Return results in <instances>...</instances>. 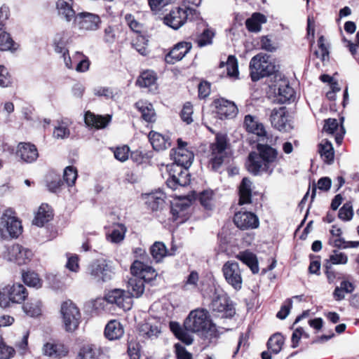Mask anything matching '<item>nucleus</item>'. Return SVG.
I'll use <instances>...</instances> for the list:
<instances>
[{
	"mask_svg": "<svg viewBox=\"0 0 359 359\" xmlns=\"http://www.w3.org/2000/svg\"><path fill=\"white\" fill-rule=\"evenodd\" d=\"M189 208V205L187 203H176L171 207L170 212L172 215L173 220L182 219L180 222L186 219L187 210Z\"/></svg>",
	"mask_w": 359,
	"mask_h": 359,
	"instance_id": "40",
	"label": "nucleus"
},
{
	"mask_svg": "<svg viewBox=\"0 0 359 359\" xmlns=\"http://www.w3.org/2000/svg\"><path fill=\"white\" fill-rule=\"evenodd\" d=\"M110 304L107 297L105 298H97L95 300H90L86 302L84 306L87 312H96L100 313L104 311V307Z\"/></svg>",
	"mask_w": 359,
	"mask_h": 359,
	"instance_id": "39",
	"label": "nucleus"
},
{
	"mask_svg": "<svg viewBox=\"0 0 359 359\" xmlns=\"http://www.w3.org/2000/svg\"><path fill=\"white\" fill-rule=\"evenodd\" d=\"M274 91L276 94V102L284 104L292 98V87L290 81L282 73H276L273 76Z\"/></svg>",
	"mask_w": 359,
	"mask_h": 359,
	"instance_id": "11",
	"label": "nucleus"
},
{
	"mask_svg": "<svg viewBox=\"0 0 359 359\" xmlns=\"http://www.w3.org/2000/svg\"><path fill=\"white\" fill-rule=\"evenodd\" d=\"M124 333L122 325L116 320H110L104 329V336L109 340H116L120 339Z\"/></svg>",
	"mask_w": 359,
	"mask_h": 359,
	"instance_id": "29",
	"label": "nucleus"
},
{
	"mask_svg": "<svg viewBox=\"0 0 359 359\" xmlns=\"http://www.w3.org/2000/svg\"><path fill=\"white\" fill-rule=\"evenodd\" d=\"M236 258L247 265L253 273L259 272L258 260L254 253L249 251L241 252L236 255Z\"/></svg>",
	"mask_w": 359,
	"mask_h": 359,
	"instance_id": "31",
	"label": "nucleus"
},
{
	"mask_svg": "<svg viewBox=\"0 0 359 359\" xmlns=\"http://www.w3.org/2000/svg\"><path fill=\"white\" fill-rule=\"evenodd\" d=\"M168 178L167 186L172 190H176L179 187H185L190 183V175L187 168L177 164L167 165Z\"/></svg>",
	"mask_w": 359,
	"mask_h": 359,
	"instance_id": "5",
	"label": "nucleus"
},
{
	"mask_svg": "<svg viewBox=\"0 0 359 359\" xmlns=\"http://www.w3.org/2000/svg\"><path fill=\"white\" fill-rule=\"evenodd\" d=\"M60 314H80L77 305L71 299H67L61 303Z\"/></svg>",
	"mask_w": 359,
	"mask_h": 359,
	"instance_id": "50",
	"label": "nucleus"
},
{
	"mask_svg": "<svg viewBox=\"0 0 359 359\" xmlns=\"http://www.w3.org/2000/svg\"><path fill=\"white\" fill-rule=\"evenodd\" d=\"M74 0H57L56 1V8L58 15L65 20L70 22L76 16V12L73 8Z\"/></svg>",
	"mask_w": 359,
	"mask_h": 359,
	"instance_id": "22",
	"label": "nucleus"
},
{
	"mask_svg": "<svg viewBox=\"0 0 359 359\" xmlns=\"http://www.w3.org/2000/svg\"><path fill=\"white\" fill-rule=\"evenodd\" d=\"M165 194L161 191H156L145 194V203L153 211L161 209L165 203Z\"/></svg>",
	"mask_w": 359,
	"mask_h": 359,
	"instance_id": "28",
	"label": "nucleus"
},
{
	"mask_svg": "<svg viewBox=\"0 0 359 359\" xmlns=\"http://www.w3.org/2000/svg\"><path fill=\"white\" fill-rule=\"evenodd\" d=\"M70 135V130L68 126L65 123H59L57 126L55 127L53 130V137L57 140H63L69 137Z\"/></svg>",
	"mask_w": 359,
	"mask_h": 359,
	"instance_id": "53",
	"label": "nucleus"
},
{
	"mask_svg": "<svg viewBox=\"0 0 359 359\" xmlns=\"http://www.w3.org/2000/svg\"><path fill=\"white\" fill-rule=\"evenodd\" d=\"M73 23L80 29L95 31L100 27L101 20L94 13L81 12L76 14Z\"/></svg>",
	"mask_w": 359,
	"mask_h": 359,
	"instance_id": "12",
	"label": "nucleus"
},
{
	"mask_svg": "<svg viewBox=\"0 0 359 359\" xmlns=\"http://www.w3.org/2000/svg\"><path fill=\"white\" fill-rule=\"evenodd\" d=\"M62 321L66 331L73 332L80 323L81 316H62Z\"/></svg>",
	"mask_w": 359,
	"mask_h": 359,
	"instance_id": "49",
	"label": "nucleus"
},
{
	"mask_svg": "<svg viewBox=\"0 0 359 359\" xmlns=\"http://www.w3.org/2000/svg\"><path fill=\"white\" fill-rule=\"evenodd\" d=\"M126 232V226L121 224H118L114 226L111 233L109 235V239L112 243H118L124 239Z\"/></svg>",
	"mask_w": 359,
	"mask_h": 359,
	"instance_id": "47",
	"label": "nucleus"
},
{
	"mask_svg": "<svg viewBox=\"0 0 359 359\" xmlns=\"http://www.w3.org/2000/svg\"><path fill=\"white\" fill-rule=\"evenodd\" d=\"M22 309L26 313L41 314L42 303L38 299L31 298L24 304Z\"/></svg>",
	"mask_w": 359,
	"mask_h": 359,
	"instance_id": "45",
	"label": "nucleus"
},
{
	"mask_svg": "<svg viewBox=\"0 0 359 359\" xmlns=\"http://www.w3.org/2000/svg\"><path fill=\"white\" fill-rule=\"evenodd\" d=\"M355 290L354 285L348 281L343 280L340 285L335 287L333 292V297L335 300L341 301L344 299L347 294L351 293Z\"/></svg>",
	"mask_w": 359,
	"mask_h": 359,
	"instance_id": "35",
	"label": "nucleus"
},
{
	"mask_svg": "<svg viewBox=\"0 0 359 359\" xmlns=\"http://www.w3.org/2000/svg\"><path fill=\"white\" fill-rule=\"evenodd\" d=\"M234 224L242 230L256 229L259 226V219L250 212H238L233 217Z\"/></svg>",
	"mask_w": 359,
	"mask_h": 359,
	"instance_id": "17",
	"label": "nucleus"
},
{
	"mask_svg": "<svg viewBox=\"0 0 359 359\" xmlns=\"http://www.w3.org/2000/svg\"><path fill=\"white\" fill-rule=\"evenodd\" d=\"M348 258L346 253L339 250H333L329 258L325 260L324 263L333 265H344L348 262Z\"/></svg>",
	"mask_w": 359,
	"mask_h": 359,
	"instance_id": "43",
	"label": "nucleus"
},
{
	"mask_svg": "<svg viewBox=\"0 0 359 359\" xmlns=\"http://www.w3.org/2000/svg\"><path fill=\"white\" fill-rule=\"evenodd\" d=\"M175 351L177 359H193L191 353L179 343L175 344Z\"/></svg>",
	"mask_w": 359,
	"mask_h": 359,
	"instance_id": "64",
	"label": "nucleus"
},
{
	"mask_svg": "<svg viewBox=\"0 0 359 359\" xmlns=\"http://www.w3.org/2000/svg\"><path fill=\"white\" fill-rule=\"evenodd\" d=\"M226 66L227 69V74L229 76H236L238 74V62L237 59L233 55H229L228 57L227 61L226 62H221L219 64V67L221 68Z\"/></svg>",
	"mask_w": 359,
	"mask_h": 359,
	"instance_id": "48",
	"label": "nucleus"
},
{
	"mask_svg": "<svg viewBox=\"0 0 359 359\" xmlns=\"http://www.w3.org/2000/svg\"><path fill=\"white\" fill-rule=\"evenodd\" d=\"M339 217L344 221H349L352 219L353 215V207L351 203H346L339 209Z\"/></svg>",
	"mask_w": 359,
	"mask_h": 359,
	"instance_id": "55",
	"label": "nucleus"
},
{
	"mask_svg": "<svg viewBox=\"0 0 359 359\" xmlns=\"http://www.w3.org/2000/svg\"><path fill=\"white\" fill-rule=\"evenodd\" d=\"M283 344V336L280 333H276L269 338L267 342L268 349L270 352L277 354L280 351Z\"/></svg>",
	"mask_w": 359,
	"mask_h": 359,
	"instance_id": "42",
	"label": "nucleus"
},
{
	"mask_svg": "<svg viewBox=\"0 0 359 359\" xmlns=\"http://www.w3.org/2000/svg\"><path fill=\"white\" fill-rule=\"evenodd\" d=\"M15 354L14 348L7 345L1 337L0 339V359H11L14 357Z\"/></svg>",
	"mask_w": 359,
	"mask_h": 359,
	"instance_id": "52",
	"label": "nucleus"
},
{
	"mask_svg": "<svg viewBox=\"0 0 359 359\" xmlns=\"http://www.w3.org/2000/svg\"><path fill=\"white\" fill-rule=\"evenodd\" d=\"M15 43L10 34L4 29L0 33V50L1 51H13L16 50L14 48Z\"/></svg>",
	"mask_w": 359,
	"mask_h": 359,
	"instance_id": "46",
	"label": "nucleus"
},
{
	"mask_svg": "<svg viewBox=\"0 0 359 359\" xmlns=\"http://www.w3.org/2000/svg\"><path fill=\"white\" fill-rule=\"evenodd\" d=\"M135 107L140 111L142 117L145 121H155L156 113L151 103L140 100L135 103Z\"/></svg>",
	"mask_w": 359,
	"mask_h": 359,
	"instance_id": "32",
	"label": "nucleus"
},
{
	"mask_svg": "<svg viewBox=\"0 0 359 359\" xmlns=\"http://www.w3.org/2000/svg\"><path fill=\"white\" fill-rule=\"evenodd\" d=\"M258 155L262 156V159L271 167L274 169L276 165V161L277 158V151L267 144H257Z\"/></svg>",
	"mask_w": 359,
	"mask_h": 359,
	"instance_id": "25",
	"label": "nucleus"
},
{
	"mask_svg": "<svg viewBox=\"0 0 359 359\" xmlns=\"http://www.w3.org/2000/svg\"><path fill=\"white\" fill-rule=\"evenodd\" d=\"M130 149L128 146L123 145L122 147H118L114 151V157L121 161H126L129 156Z\"/></svg>",
	"mask_w": 359,
	"mask_h": 359,
	"instance_id": "59",
	"label": "nucleus"
},
{
	"mask_svg": "<svg viewBox=\"0 0 359 359\" xmlns=\"http://www.w3.org/2000/svg\"><path fill=\"white\" fill-rule=\"evenodd\" d=\"M217 114L219 118H232L238 114V108L234 102L225 99H219L215 101Z\"/></svg>",
	"mask_w": 359,
	"mask_h": 359,
	"instance_id": "18",
	"label": "nucleus"
},
{
	"mask_svg": "<svg viewBox=\"0 0 359 359\" xmlns=\"http://www.w3.org/2000/svg\"><path fill=\"white\" fill-rule=\"evenodd\" d=\"M193 114V107L189 102H187L181 111V118L183 121L186 122L187 124L191 123L193 121L192 119Z\"/></svg>",
	"mask_w": 359,
	"mask_h": 359,
	"instance_id": "60",
	"label": "nucleus"
},
{
	"mask_svg": "<svg viewBox=\"0 0 359 359\" xmlns=\"http://www.w3.org/2000/svg\"><path fill=\"white\" fill-rule=\"evenodd\" d=\"M148 137L154 149L156 151L165 150L170 147V138L159 133L151 131Z\"/></svg>",
	"mask_w": 359,
	"mask_h": 359,
	"instance_id": "26",
	"label": "nucleus"
},
{
	"mask_svg": "<svg viewBox=\"0 0 359 359\" xmlns=\"http://www.w3.org/2000/svg\"><path fill=\"white\" fill-rule=\"evenodd\" d=\"M132 277L128 281V293L133 297H139L144 291V283H150L158 276L151 266L140 261H135L130 266Z\"/></svg>",
	"mask_w": 359,
	"mask_h": 359,
	"instance_id": "1",
	"label": "nucleus"
},
{
	"mask_svg": "<svg viewBox=\"0 0 359 359\" xmlns=\"http://www.w3.org/2000/svg\"><path fill=\"white\" fill-rule=\"evenodd\" d=\"M53 217L51 208L46 203L41 204L34 216L32 224L41 227L46 223L50 222Z\"/></svg>",
	"mask_w": 359,
	"mask_h": 359,
	"instance_id": "23",
	"label": "nucleus"
},
{
	"mask_svg": "<svg viewBox=\"0 0 359 359\" xmlns=\"http://www.w3.org/2000/svg\"><path fill=\"white\" fill-rule=\"evenodd\" d=\"M177 148L174 151V163L172 164L189 168L192 164L194 154L186 148L187 143L180 138L177 139Z\"/></svg>",
	"mask_w": 359,
	"mask_h": 359,
	"instance_id": "16",
	"label": "nucleus"
},
{
	"mask_svg": "<svg viewBox=\"0 0 359 359\" xmlns=\"http://www.w3.org/2000/svg\"><path fill=\"white\" fill-rule=\"evenodd\" d=\"M210 307L212 311L217 313L231 312L233 309V304L225 294L222 292H218L215 290Z\"/></svg>",
	"mask_w": 359,
	"mask_h": 359,
	"instance_id": "20",
	"label": "nucleus"
},
{
	"mask_svg": "<svg viewBox=\"0 0 359 359\" xmlns=\"http://www.w3.org/2000/svg\"><path fill=\"white\" fill-rule=\"evenodd\" d=\"M55 51L62 55L67 53L68 50L65 48V42L62 34H57L55 36L53 40Z\"/></svg>",
	"mask_w": 359,
	"mask_h": 359,
	"instance_id": "56",
	"label": "nucleus"
},
{
	"mask_svg": "<svg viewBox=\"0 0 359 359\" xmlns=\"http://www.w3.org/2000/svg\"><path fill=\"white\" fill-rule=\"evenodd\" d=\"M11 83V76L7 69L3 65H0V86L8 87Z\"/></svg>",
	"mask_w": 359,
	"mask_h": 359,
	"instance_id": "63",
	"label": "nucleus"
},
{
	"mask_svg": "<svg viewBox=\"0 0 359 359\" xmlns=\"http://www.w3.org/2000/svg\"><path fill=\"white\" fill-rule=\"evenodd\" d=\"M22 278L24 283L29 287L38 289L42 286V280L39 275L33 271H22Z\"/></svg>",
	"mask_w": 359,
	"mask_h": 359,
	"instance_id": "38",
	"label": "nucleus"
},
{
	"mask_svg": "<svg viewBox=\"0 0 359 359\" xmlns=\"http://www.w3.org/2000/svg\"><path fill=\"white\" fill-rule=\"evenodd\" d=\"M128 294L123 290L114 289L108 292L107 299L110 304H116L123 312H126L133 306V296Z\"/></svg>",
	"mask_w": 359,
	"mask_h": 359,
	"instance_id": "13",
	"label": "nucleus"
},
{
	"mask_svg": "<svg viewBox=\"0 0 359 359\" xmlns=\"http://www.w3.org/2000/svg\"><path fill=\"white\" fill-rule=\"evenodd\" d=\"M266 22V17L259 13H255L245 21V26L248 31L258 32L261 30V25Z\"/></svg>",
	"mask_w": 359,
	"mask_h": 359,
	"instance_id": "34",
	"label": "nucleus"
},
{
	"mask_svg": "<svg viewBox=\"0 0 359 359\" xmlns=\"http://www.w3.org/2000/svg\"><path fill=\"white\" fill-rule=\"evenodd\" d=\"M20 222L13 215L11 210H6L0 218V233L2 237H18L20 234Z\"/></svg>",
	"mask_w": 359,
	"mask_h": 359,
	"instance_id": "6",
	"label": "nucleus"
},
{
	"mask_svg": "<svg viewBox=\"0 0 359 359\" xmlns=\"http://www.w3.org/2000/svg\"><path fill=\"white\" fill-rule=\"evenodd\" d=\"M86 273L97 283L110 280L114 274L111 262L105 259H97L91 262L87 266Z\"/></svg>",
	"mask_w": 359,
	"mask_h": 359,
	"instance_id": "4",
	"label": "nucleus"
},
{
	"mask_svg": "<svg viewBox=\"0 0 359 359\" xmlns=\"http://www.w3.org/2000/svg\"><path fill=\"white\" fill-rule=\"evenodd\" d=\"M77 178V170L73 166H67L64 170L63 179L68 186H73Z\"/></svg>",
	"mask_w": 359,
	"mask_h": 359,
	"instance_id": "54",
	"label": "nucleus"
},
{
	"mask_svg": "<svg viewBox=\"0 0 359 359\" xmlns=\"http://www.w3.org/2000/svg\"><path fill=\"white\" fill-rule=\"evenodd\" d=\"M199 18V13L191 8L177 7L164 17V22L173 29H178L188 19L194 20Z\"/></svg>",
	"mask_w": 359,
	"mask_h": 359,
	"instance_id": "3",
	"label": "nucleus"
},
{
	"mask_svg": "<svg viewBox=\"0 0 359 359\" xmlns=\"http://www.w3.org/2000/svg\"><path fill=\"white\" fill-rule=\"evenodd\" d=\"M16 154L22 161L28 163L34 162L39 156L36 146L29 142L19 143L17 147Z\"/></svg>",
	"mask_w": 359,
	"mask_h": 359,
	"instance_id": "19",
	"label": "nucleus"
},
{
	"mask_svg": "<svg viewBox=\"0 0 359 359\" xmlns=\"http://www.w3.org/2000/svg\"><path fill=\"white\" fill-rule=\"evenodd\" d=\"M290 115L285 107L274 109L271 111L270 120L272 126L280 131H287L291 128Z\"/></svg>",
	"mask_w": 359,
	"mask_h": 359,
	"instance_id": "15",
	"label": "nucleus"
},
{
	"mask_svg": "<svg viewBox=\"0 0 359 359\" xmlns=\"http://www.w3.org/2000/svg\"><path fill=\"white\" fill-rule=\"evenodd\" d=\"M252 182L247 178L244 177L239 187V204H248L251 203L252 198Z\"/></svg>",
	"mask_w": 359,
	"mask_h": 359,
	"instance_id": "33",
	"label": "nucleus"
},
{
	"mask_svg": "<svg viewBox=\"0 0 359 359\" xmlns=\"http://www.w3.org/2000/svg\"><path fill=\"white\" fill-rule=\"evenodd\" d=\"M323 267L325 269V274L329 283H333L337 279L339 278V273L335 271L333 266H331L330 264H327L324 263Z\"/></svg>",
	"mask_w": 359,
	"mask_h": 359,
	"instance_id": "61",
	"label": "nucleus"
},
{
	"mask_svg": "<svg viewBox=\"0 0 359 359\" xmlns=\"http://www.w3.org/2000/svg\"><path fill=\"white\" fill-rule=\"evenodd\" d=\"M246 167L248 170L255 175H261L264 172L270 175L273 170V167L269 165L264 159H262V156L255 151L250 153L246 162Z\"/></svg>",
	"mask_w": 359,
	"mask_h": 359,
	"instance_id": "14",
	"label": "nucleus"
},
{
	"mask_svg": "<svg viewBox=\"0 0 359 359\" xmlns=\"http://www.w3.org/2000/svg\"><path fill=\"white\" fill-rule=\"evenodd\" d=\"M224 277L236 290H240L243 285L242 269L239 264L235 261H228L222 266Z\"/></svg>",
	"mask_w": 359,
	"mask_h": 359,
	"instance_id": "10",
	"label": "nucleus"
},
{
	"mask_svg": "<svg viewBox=\"0 0 359 359\" xmlns=\"http://www.w3.org/2000/svg\"><path fill=\"white\" fill-rule=\"evenodd\" d=\"M4 287L15 304L22 303L27 297V290L22 284L7 285Z\"/></svg>",
	"mask_w": 359,
	"mask_h": 359,
	"instance_id": "27",
	"label": "nucleus"
},
{
	"mask_svg": "<svg viewBox=\"0 0 359 359\" xmlns=\"http://www.w3.org/2000/svg\"><path fill=\"white\" fill-rule=\"evenodd\" d=\"M133 46L136 50L142 55H146L148 53L147 41L143 37H139Z\"/></svg>",
	"mask_w": 359,
	"mask_h": 359,
	"instance_id": "62",
	"label": "nucleus"
},
{
	"mask_svg": "<svg viewBox=\"0 0 359 359\" xmlns=\"http://www.w3.org/2000/svg\"><path fill=\"white\" fill-rule=\"evenodd\" d=\"M184 326L188 331L203 334L214 332L215 330V325L208 316H187Z\"/></svg>",
	"mask_w": 359,
	"mask_h": 359,
	"instance_id": "8",
	"label": "nucleus"
},
{
	"mask_svg": "<svg viewBox=\"0 0 359 359\" xmlns=\"http://www.w3.org/2000/svg\"><path fill=\"white\" fill-rule=\"evenodd\" d=\"M84 121L88 126H93L96 128H104L110 121V116L104 117L100 115H95L90 111L85 114Z\"/></svg>",
	"mask_w": 359,
	"mask_h": 359,
	"instance_id": "30",
	"label": "nucleus"
},
{
	"mask_svg": "<svg viewBox=\"0 0 359 359\" xmlns=\"http://www.w3.org/2000/svg\"><path fill=\"white\" fill-rule=\"evenodd\" d=\"M150 253L156 262H160L168 255V251L163 242L156 241L150 248Z\"/></svg>",
	"mask_w": 359,
	"mask_h": 359,
	"instance_id": "36",
	"label": "nucleus"
},
{
	"mask_svg": "<svg viewBox=\"0 0 359 359\" xmlns=\"http://www.w3.org/2000/svg\"><path fill=\"white\" fill-rule=\"evenodd\" d=\"M215 32L212 30L205 29L196 40L198 46L201 48L212 44Z\"/></svg>",
	"mask_w": 359,
	"mask_h": 359,
	"instance_id": "51",
	"label": "nucleus"
},
{
	"mask_svg": "<svg viewBox=\"0 0 359 359\" xmlns=\"http://www.w3.org/2000/svg\"><path fill=\"white\" fill-rule=\"evenodd\" d=\"M14 304L5 287H3L0 289V307L7 309L11 307Z\"/></svg>",
	"mask_w": 359,
	"mask_h": 359,
	"instance_id": "57",
	"label": "nucleus"
},
{
	"mask_svg": "<svg viewBox=\"0 0 359 359\" xmlns=\"http://www.w3.org/2000/svg\"><path fill=\"white\" fill-rule=\"evenodd\" d=\"M318 152L324 161L330 163L334 160V149L330 142L324 140L318 145Z\"/></svg>",
	"mask_w": 359,
	"mask_h": 359,
	"instance_id": "37",
	"label": "nucleus"
},
{
	"mask_svg": "<svg viewBox=\"0 0 359 359\" xmlns=\"http://www.w3.org/2000/svg\"><path fill=\"white\" fill-rule=\"evenodd\" d=\"M212 198L213 191L211 190H205L200 194L199 201L203 206L207 209H210L212 207Z\"/></svg>",
	"mask_w": 359,
	"mask_h": 359,
	"instance_id": "58",
	"label": "nucleus"
},
{
	"mask_svg": "<svg viewBox=\"0 0 359 359\" xmlns=\"http://www.w3.org/2000/svg\"><path fill=\"white\" fill-rule=\"evenodd\" d=\"M249 68L253 81L279 73L276 70L274 62L270 60V56L262 53H258L251 59Z\"/></svg>",
	"mask_w": 359,
	"mask_h": 359,
	"instance_id": "2",
	"label": "nucleus"
},
{
	"mask_svg": "<svg viewBox=\"0 0 359 359\" xmlns=\"http://www.w3.org/2000/svg\"><path fill=\"white\" fill-rule=\"evenodd\" d=\"M99 350L95 345L86 344L79 350L77 359H97Z\"/></svg>",
	"mask_w": 359,
	"mask_h": 359,
	"instance_id": "41",
	"label": "nucleus"
},
{
	"mask_svg": "<svg viewBox=\"0 0 359 359\" xmlns=\"http://www.w3.org/2000/svg\"><path fill=\"white\" fill-rule=\"evenodd\" d=\"M244 125L249 133H254L260 137L266 136V131L263 124L258 121L257 117L246 115L244 119Z\"/></svg>",
	"mask_w": 359,
	"mask_h": 359,
	"instance_id": "24",
	"label": "nucleus"
},
{
	"mask_svg": "<svg viewBox=\"0 0 359 359\" xmlns=\"http://www.w3.org/2000/svg\"><path fill=\"white\" fill-rule=\"evenodd\" d=\"M227 141L225 135H217L215 142L211 144L210 164L214 170H218L226 158Z\"/></svg>",
	"mask_w": 359,
	"mask_h": 359,
	"instance_id": "7",
	"label": "nucleus"
},
{
	"mask_svg": "<svg viewBox=\"0 0 359 359\" xmlns=\"http://www.w3.org/2000/svg\"><path fill=\"white\" fill-rule=\"evenodd\" d=\"M192 45L190 42H179L166 55L167 62L173 64L181 60L190 51Z\"/></svg>",
	"mask_w": 359,
	"mask_h": 359,
	"instance_id": "21",
	"label": "nucleus"
},
{
	"mask_svg": "<svg viewBox=\"0 0 359 359\" xmlns=\"http://www.w3.org/2000/svg\"><path fill=\"white\" fill-rule=\"evenodd\" d=\"M156 76L153 71L144 72L137 79L136 83L143 88H149L155 85Z\"/></svg>",
	"mask_w": 359,
	"mask_h": 359,
	"instance_id": "44",
	"label": "nucleus"
},
{
	"mask_svg": "<svg viewBox=\"0 0 359 359\" xmlns=\"http://www.w3.org/2000/svg\"><path fill=\"white\" fill-rule=\"evenodd\" d=\"M2 255L5 259L14 262L19 265L27 264L33 256V253L29 249L19 244L5 247Z\"/></svg>",
	"mask_w": 359,
	"mask_h": 359,
	"instance_id": "9",
	"label": "nucleus"
}]
</instances>
